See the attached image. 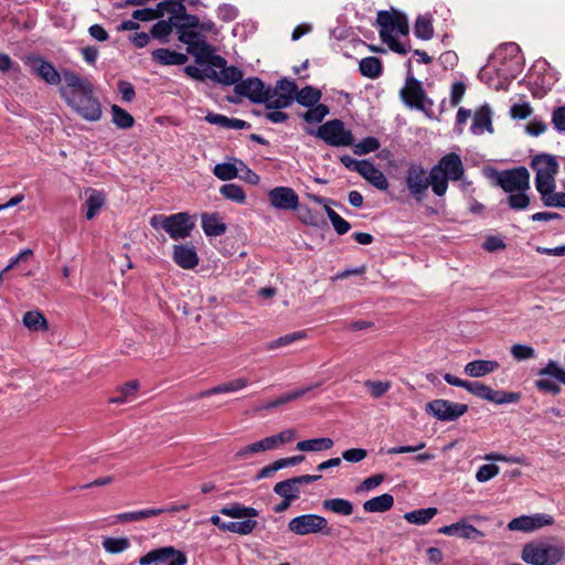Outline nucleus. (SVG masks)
Returning <instances> with one entry per match:
<instances>
[{
	"label": "nucleus",
	"instance_id": "obj_1",
	"mask_svg": "<svg viewBox=\"0 0 565 565\" xmlns=\"http://www.w3.org/2000/svg\"><path fill=\"white\" fill-rule=\"evenodd\" d=\"M565 557V545L555 540H535L523 545L521 558L530 565H555Z\"/></svg>",
	"mask_w": 565,
	"mask_h": 565
},
{
	"label": "nucleus",
	"instance_id": "obj_2",
	"mask_svg": "<svg viewBox=\"0 0 565 565\" xmlns=\"http://www.w3.org/2000/svg\"><path fill=\"white\" fill-rule=\"evenodd\" d=\"M376 22L380 25V36L388 47L399 54H405V47L396 40L398 35L408 33V22L405 14L397 11H380Z\"/></svg>",
	"mask_w": 565,
	"mask_h": 565
},
{
	"label": "nucleus",
	"instance_id": "obj_3",
	"mask_svg": "<svg viewBox=\"0 0 565 565\" xmlns=\"http://www.w3.org/2000/svg\"><path fill=\"white\" fill-rule=\"evenodd\" d=\"M434 193L443 196L448 190V181H459L465 174V167L459 154L450 152L440 158L433 168Z\"/></svg>",
	"mask_w": 565,
	"mask_h": 565
},
{
	"label": "nucleus",
	"instance_id": "obj_4",
	"mask_svg": "<svg viewBox=\"0 0 565 565\" xmlns=\"http://www.w3.org/2000/svg\"><path fill=\"white\" fill-rule=\"evenodd\" d=\"M404 181L408 194L417 202L424 200L429 186L434 191L435 179L433 169L428 172L422 163L409 162L405 171Z\"/></svg>",
	"mask_w": 565,
	"mask_h": 565
},
{
	"label": "nucleus",
	"instance_id": "obj_5",
	"mask_svg": "<svg viewBox=\"0 0 565 565\" xmlns=\"http://www.w3.org/2000/svg\"><path fill=\"white\" fill-rule=\"evenodd\" d=\"M65 102L85 120L97 121L102 117V106L94 96L93 86L76 94L65 95Z\"/></svg>",
	"mask_w": 565,
	"mask_h": 565
},
{
	"label": "nucleus",
	"instance_id": "obj_6",
	"mask_svg": "<svg viewBox=\"0 0 565 565\" xmlns=\"http://www.w3.org/2000/svg\"><path fill=\"white\" fill-rule=\"evenodd\" d=\"M531 168L535 171V188L537 192L548 186H556L555 177L558 172V163L554 156H535L532 159Z\"/></svg>",
	"mask_w": 565,
	"mask_h": 565
},
{
	"label": "nucleus",
	"instance_id": "obj_7",
	"mask_svg": "<svg viewBox=\"0 0 565 565\" xmlns=\"http://www.w3.org/2000/svg\"><path fill=\"white\" fill-rule=\"evenodd\" d=\"M316 136L332 147H349L353 145V135L345 129L344 122L340 119H332L322 124Z\"/></svg>",
	"mask_w": 565,
	"mask_h": 565
},
{
	"label": "nucleus",
	"instance_id": "obj_8",
	"mask_svg": "<svg viewBox=\"0 0 565 565\" xmlns=\"http://www.w3.org/2000/svg\"><path fill=\"white\" fill-rule=\"evenodd\" d=\"M288 530L300 536L317 533L330 534L328 520L318 514H302L291 519L288 523Z\"/></svg>",
	"mask_w": 565,
	"mask_h": 565
},
{
	"label": "nucleus",
	"instance_id": "obj_9",
	"mask_svg": "<svg viewBox=\"0 0 565 565\" xmlns=\"http://www.w3.org/2000/svg\"><path fill=\"white\" fill-rule=\"evenodd\" d=\"M495 181L509 194L530 190V172L524 167L499 171Z\"/></svg>",
	"mask_w": 565,
	"mask_h": 565
},
{
	"label": "nucleus",
	"instance_id": "obj_10",
	"mask_svg": "<svg viewBox=\"0 0 565 565\" xmlns=\"http://www.w3.org/2000/svg\"><path fill=\"white\" fill-rule=\"evenodd\" d=\"M139 565H185L186 556L173 546L151 550L138 559Z\"/></svg>",
	"mask_w": 565,
	"mask_h": 565
},
{
	"label": "nucleus",
	"instance_id": "obj_11",
	"mask_svg": "<svg viewBox=\"0 0 565 565\" xmlns=\"http://www.w3.org/2000/svg\"><path fill=\"white\" fill-rule=\"evenodd\" d=\"M465 390L478 396L479 398L492 402L498 405L516 403L521 398V395L519 393L495 391L480 382H467Z\"/></svg>",
	"mask_w": 565,
	"mask_h": 565
},
{
	"label": "nucleus",
	"instance_id": "obj_12",
	"mask_svg": "<svg viewBox=\"0 0 565 565\" xmlns=\"http://www.w3.org/2000/svg\"><path fill=\"white\" fill-rule=\"evenodd\" d=\"M207 63L211 66V79L223 85H236L243 77L242 71L236 66H227L221 55H211Z\"/></svg>",
	"mask_w": 565,
	"mask_h": 565
},
{
	"label": "nucleus",
	"instance_id": "obj_13",
	"mask_svg": "<svg viewBox=\"0 0 565 565\" xmlns=\"http://www.w3.org/2000/svg\"><path fill=\"white\" fill-rule=\"evenodd\" d=\"M425 409L438 420L452 422L465 415L468 411V406L448 399H434L426 404Z\"/></svg>",
	"mask_w": 565,
	"mask_h": 565
},
{
	"label": "nucleus",
	"instance_id": "obj_14",
	"mask_svg": "<svg viewBox=\"0 0 565 565\" xmlns=\"http://www.w3.org/2000/svg\"><path fill=\"white\" fill-rule=\"evenodd\" d=\"M193 227L192 217L185 212H180L167 217L164 231L172 239L178 241L189 237Z\"/></svg>",
	"mask_w": 565,
	"mask_h": 565
},
{
	"label": "nucleus",
	"instance_id": "obj_15",
	"mask_svg": "<svg viewBox=\"0 0 565 565\" xmlns=\"http://www.w3.org/2000/svg\"><path fill=\"white\" fill-rule=\"evenodd\" d=\"M270 205L277 210L296 211L299 207V196L289 186H276L268 192Z\"/></svg>",
	"mask_w": 565,
	"mask_h": 565
},
{
	"label": "nucleus",
	"instance_id": "obj_16",
	"mask_svg": "<svg viewBox=\"0 0 565 565\" xmlns=\"http://www.w3.org/2000/svg\"><path fill=\"white\" fill-rule=\"evenodd\" d=\"M554 519L550 514L536 513L533 515H522L509 522L510 531L532 532L546 525H552Z\"/></svg>",
	"mask_w": 565,
	"mask_h": 565
},
{
	"label": "nucleus",
	"instance_id": "obj_17",
	"mask_svg": "<svg viewBox=\"0 0 565 565\" xmlns=\"http://www.w3.org/2000/svg\"><path fill=\"white\" fill-rule=\"evenodd\" d=\"M234 90L237 95L247 97L253 103H263L266 99V90L264 83L257 77H249L239 81L235 85Z\"/></svg>",
	"mask_w": 565,
	"mask_h": 565
},
{
	"label": "nucleus",
	"instance_id": "obj_18",
	"mask_svg": "<svg viewBox=\"0 0 565 565\" xmlns=\"http://www.w3.org/2000/svg\"><path fill=\"white\" fill-rule=\"evenodd\" d=\"M26 64L35 75L47 84L57 85L61 82L60 73L50 62L44 61L42 57L29 56L26 58Z\"/></svg>",
	"mask_w": 565,
	"mask_h": 565
},
{
	"label": "nucleus",
	"instance_id": "obj_19",
	"mask_svg": "<svg viewBox=\"0 0 565 565\" xmlns=\"http://www.w3.org/2000/svg\"><path fill=\"white\" fill-rule=\"evenodd\" d=\"M401 97L408 107L424 108L425 90L419 81L408 76L405 87L401 90Z\"/></svg>",
	"mask_w": 565,
	"mask_h": 565
},
{
	"label": "nucleus",
	"instance_id": "obj_20",
	"mask_svg": "<svg viewBox=\"0 0 565 565\" xmlns=\"http://www.w3.org/2000/svg\"><path fill=\"white\" fill-rule=\"evenodd\" d=\"M438 533L449 536H458L467 540H477L483 536V533L465 520L445 525L438 529Z\"/></svg>",
	"mask_w": 565,
	"mask_h": 565
},
{
	"label": "nucleus",
	"instance_id": "obj_21",
	"mask_svg": "<svg viewBox=\"0 0 565 565\" xmlns=\"http://www.w3.org/2000/svg\"><path fill=\"white\" fill-rule=\"evenodd\" d=\"M172 258L183 269H193L199 264V257L193 245L180 244L173 246Z\"/></svg>",
	"mask_w": 565,
	"mask_h": 565
},
{
	"label": "nucleus",
	"instance_id": "obj_22",
	"mask_svg": "<svg viewBox=\"0 0 565 565\" xmlns=\"http://www.w3.org/2000/svg\"><path fill=\"white\" fill-rule=\"evenodd\" d=\"M359 173L379 190L385 191L388 188V181L385 174L372 162L365 160Z\"/></svg>",
	"mask_w": 565,
	"mask_h": 565
},
{
	"label": "nucleus",
	"instance_id": "obj_23",
	"mask_svg": "<svg viewBox=\"0 0 565 565\" xmlns=\"http://www.w3.org/2000/svg\"><path fill=\"white\" fill-rule=\"evenodd\" d=\"M492 111L489 106H481L476 110L471 125V132L481 135L484 131H492Z\"/></svg>",
	"mask_w": 565,
	"mask_h": 565
},
{
	"label": "nucleus",
	"instance_id": "obj_24",
	"mask_svg": "<svg viewBox=\"0 0 565 565\" xmlns=\"http://www.w3.org/2000/svg\"><path fill=\"white\" fill-rule=\"evenodd\" d=\"M500 364L492 360H476L465 365V373L471 377H481L499 369Z\"/></svg>",
	"mask_w": 565,
	"mask_h": 565
},
{
	"label": "nucleus",
	"instance_id": "obj_25",
	"mask_svg": "<svg viewBox=\"0 0 565 565\" xmlns=\"http://www.w3.org/2000/svg\"><path fill=\"white\" fill-rule=\"evenodd\" d=\"M184 0H164L159 2L156 8L159 17H163L166 13L171 14L169 18L172 21H177L179 23L182 15H185V6L183 4Z\"/></svg>",
	"mask_w": 565,
	"mask_h": 565
},
{
	"label": "nucleus",
	"instance_id": "obj_26",
	"mask_svg": "<svg viewBox=\"0 0 565 565\" xmlns=\"http://www.w3.org/2000/svg\"><path fill=\"white\" fill-rule=\"evenodd\" d=\"M248 380L244 377H238L220 385H216L210 390L203 391L199 394L200 397H207L215 394H224V393H233L238 392L248 386Z\"/></svg>",
	"mask_w": 565,
	"mask_h": 565
},
{
	"label": "nucleus",
	"instance_id": "obj_27",
	"mask_svg": "<svg viewBox=\"0 0 565 565\" xmlns=\"http://www.w3.org/2000/svg\"><path fill=\"white\" fill-rule=\"evenodd\" d=\"M179 40L186 44L188 52L195 56L205 54L209 49L205 42L200 39L199 34L193 31H182L179 35Z\"/></svg>",
	"mask_w": 565,
	"mask_h": 565
},
{
	"label": "nucleus",
	"instance_id": "obj_28",
	"mask_svg": "<svg viewBox=\"0 0 565 565\" xmlns=\"http://www.w3.org/2000/svg\"><path fill=\"white\" fill-rule=\"evenodd\" d=\"M140 387L138 380L129 381L117 388V395L109 398L111 404H126L132 402L137 397Z\"/></svg>",
	"mask_w": 565,
	"mask_h": 565
},
{
	"label": "nucleus",
	"instance_id": "obj_29",
	"mask_svg": "<svg viewBox=\"0 0 565 565\" xmlns=\"http://www.w3.org/2000/svg\"><path fill=\"white\" fill-rule=\"evenodd\" d=\"M63 78L66 87L61 88V95L64 99L67 94H76L92 86L90 83L72 72H65Z\"/></svg>",
	"mask_w": 565,
	"mask_h": 565
},
{
	"label": "nucleus",
	"instance_id": "obj_30",
	"mask_svg": "<svg viewBox=\"0 0 565 565\" xmlns=\"http://www.w3.org/2000/svg\"><path fill=\"white\" fill-rule=\"evenodd\" d=\"M152 58L161 65H183L188 56L183 53L170 51L169 49H157L152 52Z\"/></svg>",
	"mask_w": 565,
	"mask_h": 565
},
{
	"label": "nucleus",
	"instance_id": "obj_31",
	"mask_svg": "<svg viewBox=\"0 0 565 565\" xmlns=\"http://www.w3.org/2000/svg\"><path fill=\"white\" fill-rule=\"evenodd\" d=\"M393 495L390 493H383L381 495L366 500L363 503V509L365 512L370 513H382L388 511L393 507Z\"/></svg>",
	"mask_w": 565,
	"mask_h": 565
},
{
	"label": "nucleus",
	"instance_id": "obj_32",
	"mask_svg": "<svg viewBox=\"0 0 565 565\" xmlns=\"http://www.w3.org/2000/svg\"><path fill=\"white\" fill-rule=\"evenodd\" d=\"M274 492L286 500L294 501L298 499L300 494V484L298 483L296 477L290 478L277 482L274 487Z\"/></svg>",
	"mask_w": 565,
	"mask_h": 565
},
{
	"label": "nucleus",
	"instance_id": "obj_33",
	"mask_svg": "<svg viewBox=\"0 0 565 565\" xmlns=\"http://www.w3.org/2000/svg\"><path fill=\"white\" fill-rule=\"evenodd\" d=\"M202 228L206 236H220L226 232V225L217 214L204 213L201 216Z\"/></svg>",
	"mask_w": 565,
	"mask_h": 565
},
{
	"label": "nucleus",
	"instance_id": "obj_34",
	"mask_svg": "<svg viewBox=\"0 0 565 565\" xmlns=\"http://www.w3.org/2000/svg\"><path fill=\"white\" fill-rule=\"evenodd\" d=\"M86 195L87 198L85 201V216L87 220H93L97 215L99 210L104 206L106 198L102 191L97 190H88L86 191Z\"/></svg>",
	"mask_w": 565,
	"mask_h": 565
},
{
	"label": "nucleus",
	"instance_id": "obj_35",
	"mask_svg": "<svg viewBox=\"0 0 565 565\" xmlns=\"http://www.w3.org/2000/svg\"><path fill=\"white\" fill-rule=\"evenodd\" d=\"M333 445L334 443L331 438L322 437L299 441L296 446V449L305 452H318L329 450L333 447Z\"/></svg>",
	"mask_w": 565,
	"mask_h": 565
},
{
	"label": "nucleus",
	"instance_id": "obj_36",
	"mask_svg": "<svg viewBox=\"0 0 565 565\" xmlns=\"http://www.w3.org/2000/svg\"><path fill=\"white\" fill-rule=\"evenodd\" d=\"M322 508L326 511H330L338 515H351L353 513L354 507L353 503L347 499L342 498H332L327 499L322 502Z\"/></svg>",
	"mask_w": 565,
	"mask_h": 565
},
{
	"label": "nucleus",
	"instance_id": "obj_37",
	"mask_svg": "<svg viewBox=\"0 0 565 565\" xmlns=\"http://www.w3.org/2000/svg\"><path fill=\"white\" fill-rule=\"evenodd\" d=\"M220 512L232 519H245L258 516V511L252 507H244L239 503H232L223 507Z\"/></svg>",
	"mask_w": 565,
	"mask_h": 565
},
{
	"label": "nucleus",
	"instance_id": "obj_38",
	"mask_svg": "<svg viewBox=\"0 0 565 565\" xmlns=\"http://www.w3.org/2000/svg\"><path fill=\"white\" fill-rule=\"evenodd\" d=\"M437 513V508L418 509L406 512L404 519L411 524L425 525L429 523Z\"/></svg>",
	"mask_w": 565,
	"mask_h": 565
},
{
	"label": "nucleus",
	"instance_id": "obj_39",
	"mask_svg": "<svg viewBox=\"0 0 565 565\" xmlns=\"http://www.w3.org/2000/svg\"><path fill=\"white\" fill-rule=\"evenodd\" d=\"M556 186H548L539 191L542 203L548 207H565V192H555Z\"/></svg>",
	"mask_w": 565,
	"mask_h": 565
},
{
	"label": "nucleus",
	"instance_id": "obj_40",
	"mask_svg": "<svg viewBox=\"0 0 565 565\" xmlns=\"http://www.w3.org/2000/svg\"><path fill=\"white\" fill-rule=\"evenodd\" d=\"M361 74L369 78H377L382 74L381 60L375 56L364 57L359 63Z\"/></svg>",
	"mask_w": 565,
	"mask_h": 565
},
{
	"label": "nucleus",
	"instance_id": "obj_41",
	"mask_svg": "<svg viewBox=\"0 0 565 565\" xmlns=\"http://www.w3.org/2000/svg\"><path fill=\"white\" fill-rule=\"evenodd\" d=\"M306 338H307L306 331H296V332L279 337V338L266 343L265 349L267 351H274V350L290 345L294 342L303 340Z\"/></svg>",
	"mask_w": 565,
	"mask_h": 565
},
{
	"label": "nucleus",
	"instance_id": "obj_42",
	"mask_svg": "<svg viewBox=\"0 0 565 565\" xmlns=\"http://www.w3.org/2000/svg\"><path fill=\"white\" fill-rule=\"evenodd\" d=\"M321 92L312 86H306L297 92L296 100L305 107H312L319 104Z\"/></svg>",
	"mask_w": 565,
	"mask_h": 565
},
{
	"label": "nucleus",
	"instance_id": "obj_43",
	"mask_svg": "<svg viewBox=\"0 0 565 565\" xmlns=\"http://www.w3.org/2000/svg\"><path fill=\"white\" fill-rule=\"evenodd\" d=\"M22 322L30 330L45 331L49 328L46 318L39 310L25 312Z\"/></svg>",
	"mask_w": 565,
	"mask_h": 565
},
{
	"label": "nucleus",
	"instance_id": "obj_44",
	"mask_svg": "<svg viewBox=\"0 0 565 565\" xmlns=\"http://www.w3.org/2000/svg\"><path fill=\"white\" fill-rule=\"evenodd\" d=\"M266 104L267 109H281L289 107L294 102L290 99L289 96H282L281 94L277 93L275 89L266 90V99L263 102Z\"/></svg>",
	"mask_w": 565,
	"mask_h": 565
},
{
	"label": "nucleus",
	"instance_id": "obj_45",
	"mask_svg": "<svg viewBox=\"0 0 565 565\" xmlns=\"http://www.w3.org/2000/svg\"><path fill=\"white\" fill-rule=\"evenodd\" d=\"M113 122L120 129H128L134 126V117L118 105L111 106Z\"/></svg>",
	"mask_w": 565,
	"mask_h": 565
},
{
	"label": "nucleus",
	"instance_id": "obj_46",
	"mask_svg": "<svg viewBox=\"0 0 565 565\" xmlns=\"http://www.w3.org/2000/svg\"><path fill=\"white\" fill-rule=\"evenodd\" d=\"M257 526V521L254 518H245L243 521L228 522L227 531L239 534V535H248L250 534L255 527Z\"/></svg>",
	"mask_w": 565,
	"mask_h": 565
},
{
	"label": "nucleus",
	"instance_id": "obj_47",
	"mask_svg": "<svg viewBox=\"0 0 565 565\" xmlns=\"http://www.w3.org/2000/svg\"><path fill=\"white\" fill-rule=\"evenodd\" d=\"M161 514L160 510L157 509H146L134 512H124L117 515V519L121 522H136L141 521L148 518L157 516Z\"/></svg>",
	"mask_w": 565,
	"mask_h": 565
},
{
	"label": "nucleus",
	"instance_id": "obj_48",
	"mask_svg": "<svg viewBox=\"0 0 565 565\" xmlns=\"http://www.w3.org/2000/svg\"><path fill=\"white\" fill-rule=\"evenodd\" d=\"M220 193L236 203H244L246 200L245 192L241 185L235 183H227L221 186Z\"/></svg>",
	"mask_w": 565,
	"mask_h": 565
},
{
	"label": "nucleus",
	"instance_id": "obj_49",
	"mask_svg": "<svg viewBox=\"0 0 565 565\" xmlns=\"http://www.w3.org/2000/svg\"><path fill=\"white\" fill-rule=\"evenodd\" d=\"M130 546L127 537H106L103 541V547L107 553L118 554L125 552Z\"/></svg>",
	"mask_w": 565,
	"mask_h": 565
},
{
	"label": "nucleus",
	"instance_id": "obj_50",
	"mask_svg": "<svg viewBox=\"0 0 565 565\" xmlns=\"http://www.w3.org/2000/svg\"><path fill=\"white\" fill-rule=\"evenodd\" d=\"M414 32L422 40H430L434 35L431 20L428 17L419 15L416 20Z\"/></svg>",
	"mask_w": 565,
	"mask_h": 565
},
{
	"label": "nucleus",
	"instance_id": "obj_51",
	"mask_svg": "<svg viewBox=\"0 0 565 565\" xmlns=\"http://www.w3.org/2000/svg\"><path fill=\"white\" fill-rule=\"evenodd\" d=\"M530 196L526 194V191H518L510 193L507 198V204L511 210L521 211L525 210L530 205Z\"/></svg>",
	"mask_w": 565,
	"mask_h": 565
},
{
	"label": "nucleus",
	"instance_id": "obj_52",
	"mask_svg": "<svg viewBox=\"0 0 565 565\" xmlns=\"http://www.w3.org/2000/svg\"><path fill=\"white\" fill-rule=\"evenodd\" d=\"M539 376H551L556 381L565 384V369H563L556 361H548L547 364L539 371Z\"/></svg>",
	"mask_w": 565,
	"mask_h": 565
},
{
	"label": "nucleus",
	"instance_id": "obj_53",
	"mask_svg": "<svg viewBox=\"0 0 565 565\" xmlns=\"http://www.w3.org/2000/svg\"><path fill=\"white\" fill-rule=\"evenodd\" d=\"M213 173L217 179L228 181L238 175V168L230 162L217 163L213 169Z\"/></svg>",
	"mask_w": 565,
	"mask_h": 565
},
{
	"label": "nucleus",
	"instance_id": "obj_54",
	"mask_svg": "<svg viewBox=\"0 0 565 565\" xmlns=\"http://www.w3.org/2000/svg\"><path fill=\"white\" fill-rule=\"evenodd\" d=\"M329 114L328 106L323 104H317L302 115V118L310 124H318L323 120V118Z\"/></svg>",
	"mask_w": 565,
	"mask_h": 565
},
{
	"label": "nucleus",
	"instance_id": "obj_55",
	"mask_svg": "<svg viewBox=\"0 0 565 565\" xmlns=\"http://www.w3.org/2000/svg\"><path fill=\"white\" fill-rule=\"evenodd\" d=\"M380 148V141L375 137H366L362 139L359 143H355L353 147V151L358 156L367 154L370 152H374Z\"/></svg>",
	"mask_w": 565,
	"mask_h": 565
},
{
	"label": "nucleus",
	"instance_id": "obj_56",
	"mask_svg": "<svg viewBox=\"0 0 565 565\" xmlns=\"http://www.w3.org/2000/svg\"><path fill=\"white\" fill-rule=\"evenodd\" d=\"M365 387L369 390L371 396L373 398H380L385 395L391 388V382L388 381H372L367 380L364 383Z\"/></svg>",
	"mask_w": 565,
	"mask_h": 565
},
{
	"label": "nucleus",
	"instance_id": "obj_57",
	"mask_svg": "<svg viewBox=\"0 0 565 565\" xmlns=\"http://www.w3.org/2000/svg\"><path fill=\"white\" fill-rule=\"evenodd\" d=\"M173 25H178L177 21L170 19L168 21L160 20L151 28V34L156 39L167 38L172 32Z\"/></svg>",
	"mask_w": 565,
	"mask_h": 565
},
{
	"label": "nucleus",
	"instance_id": "obj_58",
	"mask_svg": "<svg viewBox=\"0 0 565 565\" xmlns=\"http://www.w3.org/2000/svg\"><path fill=\"white\" fill-rule=\"evenodd\" d=\"M298 210V218L306 225L319 226L320 217L319 214L308 206H300Z\"/></svg>",
	"mask_w": 565,
	"mask_h": 565
},
{
	"label": "nucleus",
	"instance_id": "obj_59",
	"mask_svg": "<svg viewBox=\"0 0 565 565\" xmlns=\"http://www.w3.org/2000/svg\"><path fill=\"white\" fill-rule=\"evenodd\" d=\"M511 354L518 361H524L535 358V350L525 344H513L511 347Z\"/></svg>",
	"mask_w": 565,
	"mask_h": 565
},
{
	"label": "nucleus",
	"instance_id": "obj_60",
	"mask_svg": "<svg viewBox=\"0 0 565 565\" xmlns=\"http://www.w3.org/2000/svg\"><path fill=\"white\" fill-rule=\"evenodd\" d=\"M499 472H500V468L497 465H493V463L482 465L481 467H479V469L476 473V479L479 482H487V481L491 480L492 478H494L495 476H498Z\"/></svg>",
	"mask_w": 565,
	"mask_h": 565
},
{
	"label": "nucleus",
	"instance_id": "obj_61",
	"mask_svg": "<svg viewBox=\"0 0 565 565\" xmlns=\"http://www.w3.org/2000/svg\"><path fill=\"white\" fill-rule=\"evenodd\" d=\"M275 90L282 96H289L292 102L296 99L297 85L292 81L286 78L278 81Z\"/></svg>",
	"mask_w": 565,
	"mask_h": 565
},
{
	"label": "nucleus",
	"instance_id": "obj_62",
	"mask_svg": "<svg viewBox=\"0 0 565 565\" xmlns=\"http://www.w3.org/2000/svg\"><path fill=\"white\" fill-rule=\"evenodd\" d=\"M329 220L339 235L348 233L351 228L350 223L338 213H329Z\"/></svg>",
	"mask_w": 565,
	"mask_h": 565
},
{
	"label": "nucleus",
	"instance_id": "obj_63",
	"mask_svg": "<svg viewBox=\"0 0 565 565\" xmlns=\"http://www.w3.org/2000/svg\"><path fill=\"white\" fill-rule=\"evenodd\" d=\"M535 386L540 391L551 393L553 395H557L561 392L559 385L550 379H545V376H540V379L535 381Z\"/></svg>",
	"mask_w": 565,
	"mask_h": 565
},
{
	"label": "nucleus",
	"instance_id": "obj_64",
	"mask_svg": "<svg viewBox=\"0 0 565 565\" xmlns=\"http://www.w3.org/2000/svg\"><path fill=\"white\" fill-rule=\"evenodd\" d=\"M532 114V107L529 103L514 104L510 108V115L513 119H525Z\"/></svg>",
	"mask_w": 565,
	"mask_h": 565
}]
</instances>
